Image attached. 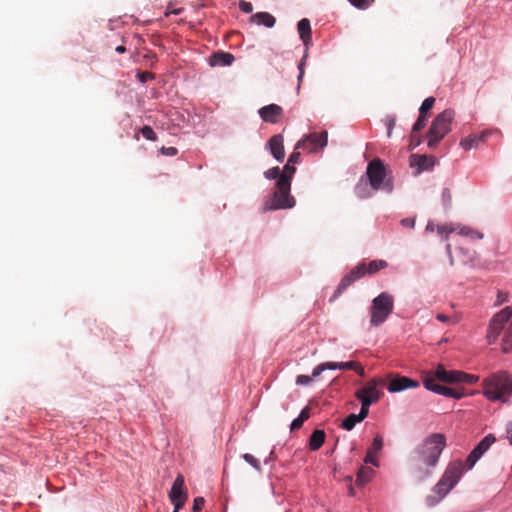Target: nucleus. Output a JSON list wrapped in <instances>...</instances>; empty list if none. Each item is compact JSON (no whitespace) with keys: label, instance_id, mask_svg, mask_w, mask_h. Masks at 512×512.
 Instances as JSON below:
<instances>
[{"label":"nucleus","instance_id":"f257e3e1","mask_svg":"<svg viewBox=\"0 0 512 512\" xmlns=\"http://www.w3.org/2000/svg\"><path fill=\"white\" fill-rule=\"evenodd\" d=\"M446 445L444 434L431 433L414 448L410 456V469L418 481H423L433 474Z\"/></svg>","mask_w":512,"mask_h":512},{"label":"nucleus","instance_id":"f03ea898","mask_svg":"<svg viewBox=\"0 0 512 512\" xmlns=\"http://www.w3.org/2000/svg\"><path fill=\"white\" fill-rule=\"evenodd\" d=\"M501 338V350L504 353L512 351V307H505L496 313L490 320L486 339L489 344Z\"/></svg>","mask_w":512,"mask_h":512},{"label":"nucleus","instance_id":"7ed1b4c3","mask_svg":"<svg viewBox=\"0 0 512 512\" xmlns=\"http://www.w3.org/2000/svg\"><path fill=\"white\" fill-rule=\"evenodd\" d=\"M463 472L464 464L461 460L449 463L437 484L432 488V493L426 497L427 505L433 507L438 504L457 485Z\"/></svg>","mask_w":512,"mask_h":512},{"label":"nucleus","instance_id":"20e7f679","mask_svg":"<svg viewBox=\"0 0 512 512\" xmlns=\"http://www.w3.org/2000/svg\"><path fill=\"white\" fill-rule=\"evenodd\" d=\"M484 395L490 401L507 402L512 396V375L499 371L483 381Z\"/></svg>","mask_w":512,"mask_h":512},{"label":"nucleus","instance_id":"39448f33","mask_svg":"<svg viewBox=\"0 0 512 512\" xmlns=\"http://www.w3.org/2000/svg\"><path fill=\"white\" fill-rule=\"evenodd\" d=\"M387 267H388V263L382 259L372 260L369 263H366V262L358 263L347 275H345L341 279L337 289L334 292L332 300L336 299L339 295H341L356 280H358L366 275H373V274L377 273L378 271L385 269Z\"/></svg>","mask_w":512,"mask_h":512},{"label":"nucleus","instance_id":"423d86ee","mask_svg":"<svg viewBox=\"0 0 512 512\" xmlns=\"http://www.w3.org/2000/svg\"><path fill=\"white\" fill-rule=\"evenodd\" d=\"M291 185L286 179H278L276 190L264 203V210L272 211L279 209H289L295 206V198L290 194Z\"/></svg>","mask_w":512,"mask_h":512},{"label":"nucleus","instance_id":"0eeeda50","mask_svg":"<svg viewBox=\"0 0 512 512\" xmlns=\"http://www.w3.org/2000/svg\"><path fill=\"white\" fill-rule=\"evenodd\" d=\"M455 111L446 109L436 116L427 133L428 146L434 148L451 130Z\"/></svg>","mask_w":512,"mask_h":512},{"label":"nucleus","instance_id":"6e6552de","mask_svg":"<svg viewBox=\"0 0 512 512\" xmlns=\"http://www.w3.org/2000/svg\"><path fill=\"white\" fill-rule=\"evenodd\" d=\"M394 309V297L388 292H382L372 300L370 307V324L379 326L386 321Z\"/></svg>","mask_w":512,"mask_h":512},{"label":"nucleus","instance_id":"1a4fd4ad","mask_svg":"<svg viewBox=\"0 0 512 512\" xmlns=\"http://www.w3.org/2000/svg\"><path fill=\"white\" fill-rule=\"evenodd\" d=\"M366 174L369 180V184L373 191H392V184L389 181H385L386 168L379 158L373 159L371 162H369Z\"/></svg>","mask_w":512,"mask_h":512},{"label":"nucleus","instance_id":"9d476101","mask_svg":"<svg viewBox=\"0 0 512 512\" xmlns=\"http://www.w3.org/2000/svg\"><path fill=\"white\" fill-rule=\"evenodd\" d=\"M437 381L440 380L436 377V370L426 372L423 376V383L426 389L454 399H460L463 396V393L458 390L441 385Z\"/></svg>","mask_w":512,"mask_h":512},{"label":"nucleus","instance_id":"9b49d317","mask_svg":"<svg viewBox=\"0 0 512 512\" xmlns=\"http://www.w3.org/2000/svg\"><path fill=\"white\" fill-rule=\"evenodd\" d=\"M385 385L383 378H373L368 381L365 386L355 392V397L358 400L366 399L372 401V404L377 403L383 396V392L379 389Z\"/></svg>","mask_w":512,"mask_h":512},{"label":"nucleus","instance_id":"f8f14e48","mask_svg":"<svg viewBox=\"0 0 512 512\" xmlns=\"http://www.w3.org/2000/svg\"><path fill=\"white\" fill-rule=\"evenodd\" d=\"M436 377L445 383H468L474 384L478 381V376L473 374H467L462 371L446 370L442 365H438L436 368Z\"/></svg>","mask_w":512,"mask_h":512},{"label":"nucleus","instance_id":"ddd939ff","mask_svg":"<svg viewBox=\"0 0 512 512\" xmlns=\"http://www.w3.org/2000/svg\"><path fill=\"white\" fill-rule=\"evenodd\" d=\"M327 138L328 134L326 131L311 133L299 140L295 145V149H302L309 153L318 152L326 147Z\"/></svg>","mask_w":512,"mask_h":512},{"label":"nucleus","instance_id":"4468645a","mask_svg":"<svg viewBox=\"0 0 512 512\" xmlns=\"http://www.w3.org/2000/svg\"><path fill=\"white\" fill-rule=\"evenodd\" d=\"M495 441L496 438L493 434L486 435L468 455L466 459L467 469H472Z\"/></svg>","mask_w":512,"mask_h":512},{"label":"nucleus","instance_id":"2eb2a0df","mask_svg":"<svg viewBox=\"0 0 512 512\" xmlns=\"http://www.w3.org/2000/svg\"><path fill=\"white\" fill-rule=\"evenodd\" d=\"M187 492L185 490V481L184 477L181 474H178L175 478L170 493L169 498L173 504H176L179 501H183V506L187 500Z\"/></svg>","mask_w":512,"mask_h":512},{"label":"nucleus","instance_id":"dca6fc26","mask_svg":"<svg viewBox=\"0 0 512 512\" xmlns=\"http://www.w3.org/2000/svg\"><path fill=\"white\" fill-rule=\"evenodd\" d=\"M258 113L264 122L275 124L283 116V109L277 104H270L260 108Z\"/></svg>","mask_w":512,"mask_h":512},{"label":"nucleus","instance_id":"f3484780","mask_svg":"<svg viewBox=\"0 0 512 512\" xmlns=\"http://www.w3.org/2000/svg\"><path fill=\"white\" fill-rule=\"evenodd\" d=\"M418 386L419 382L416 380L405 376H397L389 382L387 389L391 393H396L409 388H417Z\"/></svg>","mask_w":512,"mask_h":512},{"label":"nucleus","instance_id":"a211bd4d","mask_svg":"<svg viewBox=\"0 0 512 512\" xmlns=\"http://www.w3.org/2000/svg\"><path fill=\"white\" fill-rule=\"evenodd\" d=\"M490 134V131L472 133L460 141V146L466 151L477 148L480 144L486 141Z\"/></svg>","mask_w":512,"mask_h":512},{"label":"nucleus","instance_id":"6ab92c4d","mask_svg":"<svg viewBox=\"0 0 512 512\" xmlns=\"http://www.w3.org/2000/svg\"><path fill=\"white\" fill-rule=\"evenodd\" d=\"M283 142L284 139L281 134H276L272 136L268 142L271 154L278 161H282L285 157Z\"/></svg>","mask_w":512,"mask_h":512},{"label":"nucleus","instance_id":"aec40b11","mask_svg":"<svg viewBox=\"0 0 512 512\" xmlns=\"http://www.w3.org/2000/svg\"><path fill=\"white\" fill-rule=\"evenodd\" d=\"M234 61V56L231 53L217 51L211 54L209 57V65L211 67L216 66H230Z\"/></svg>","mask_w":512,"mask_h":512},{"label":"nucleus","instance_id":"412c9836","mask_svg":"<svg viewBox=\"0 0 512 512\" xmlns=\"http://www.w3.org/2000/svg\"><path fill=\"white\" fill-rule=\"evenodd\" d=\"M251 20L257 25H264L269 28L273 27L276 22L275 17L267 12L256 13L251 17Z\"/></svg>","mask_w":512,"mask_h":512},{"label":"nucleus","instance_id":"4be33fe9","mask_svg":"<svg viewBox=\"0 0 512 512\" xmlns=\"http://www.w3.org/2000/svg\"><path fill=\"white\" fill-rule=\"evenodd\" d=\"M297 29L301 40L305 45L311 41V26L310 21L306 18L301 19L298 22Z\"/></svg>","mask_w":512,"mask_h":512},{"label":"nucleus","instance_id":"5701e85b","mask_svg":"<svg viewBox=\"0 0 512 512\" xmlns=\"http://www.w3.org/2000/svg\"><path fill=\"white\" fill-rule=\"evenodd\" d=\"M325 432L323 430H315L309 439V448L312 451L318 450L325 442Z\"/></svg>","mask_w":512,"mask_h":512},{"label":"nucleus","instance_id":"b1692460","mask_svg":"<svg viewBox=\"0 0 512 512\" xmlns=\"http://www.w3.org/2000/svg\"><path fill=\"white\" fill-rule=\"evenodd\" d=\"M374 474V470L370 467L362 466L357 474L356 484L365 485L369 482Z\"/></svg>","mask_w":512,"mask_h":512},{"label":"nucleus","instance_id":"393cba45","mask_svg":"<svg viewBox=\"0 0 512 512\" xmlns=\"http://www.w3.org/2000/svg\"><path fill=\"white\" fill-rule=\"evenodd\" d=\"M309 416V408L306 407L301 411L300 415L292 421L290 426L291 431L300 429Z\"/></svg>","mask_w":512,"mask_h":512},{"label":"nucleus","instance_id":"a878e982","mask_svg":"<svg viewBox=\"0 0 512 512\" xmlns=\"http://www.w3.org/2000/svg\"><path fill=\"white\" fill-rule=\"evenodd\" d=\"M330 369H339V362H325L321 363L313 369L312 376L318 377L323 371Z\"/></svg>","mask_w":512,"mask_h":512},{"label":"nucleus","instance_id":"bb28decb","mask_svg":"<svg viewBox=\"0 0 512 512\" xmlns=\"http://www.w3.org/2000/svg\"><path fill=\"white\" fill-rule=\"evenodd\" d=\"M361 422L356 414H350L347 416L341 423V428L350 431L352 430L357 423Z\"/></svg>","mask_w":512,"mask_h":512},{"label":"nucleus","instance_id":"cd10ccee","mask_svg":"<svg viewBox=\"0 0 512 512\" xmlns=\"http://www.w3.org/2000/svg\"><path fill=\"white\" fill-rule=\"evenodd\" d=\"M296 172V168L294 167V164H291L287 162V164L284 166L283 171L279 177V179H286L287 182L291 184L292 177L294 173Z\"/></svg>","mask_w":512,"mask_h":512},{"label":"nucleus","instance_id":"c85d7f7f","mask_svg":"<svg viewBox=\"0 0 512 512\" xmlns=\"http://www.w3.org/2000/svg\"><path fill=\"white\" fill-rule=\"evenodd\" d=\"M458 233L460 235L467 236V237H470L472 239H482L483 238V234L482 233H480L479 231L474 230V229H472L470 227H467V226L461 227L459 229Z\"/></svg>","mask_w":512,"mask_h":512},{"label":"nucleus","instance_id":"c756f323","mask_svg":"<svg viewBox=\"0 0 512 512\" xmlns=\"http://www.w3.org/2000/svg\"><path fill=\"white\" fill-rule=\"evenodd\" d=\"M355 192L359 198L365 199L371 196L370 191L368 190L367 182L358 183Z\"/></svg>","mask_w":512,"mask_h":512},{"label":"nucleus","instance_id":"7c9ffc66","mask_svg":"<svg viewBox=\"0 0 512 512\" xmlns=\"http://www.w3.org/2000/svg\"><path fill=\"white\" fill-rule=\"evenodd\" d=\"M361 402V408H360V412L358 414H356L358 416V418L363 421L367 416H368V413H369V407L372 405V401H369V400H366V399H362V400H359Z\"/></svg>","mask_w":512,"mask_h":512},{"label":"nucleus","instance_id":"2f4dec72","mask_svg":"<svg viewBox=\"0 0 512 512\" xmlns=\"http://www.w3.org/2000/svg\"><path fill=\"white\" fill-rule=\"evenodd\" d=\"M348 2L357 9L365 10L370 7L375 0H348Z\"/></svg>","mask_w":512,"mask_h":512},{"label":"nucleus","instance_id":"473e14b6","mask_svg":"<svg viewBox=\"0 0 512 512\" xmlns=\"http://www.w3.org/2000/svg\"><path fill=\"white\" fill-rule=\"evenodd\" d=\"M426 121H427L426 114L425 113L421 114V112H420L419 117L412 128L413 133H417V132L421 131L425 127Z\"/></svg>","mask_w":512,"mask_h":512},{"label":"nucleus","instance_id":"72a5a7b5","mask_svg":"<svg viewBox=\"0 0 512 512\" xmlns=\"http://www.w3.org/2000/svg\"><path fill=\"white\" fill-rule=\"evenodd\" d=\"M456 228L452 224H444L437 226V233L439 235L444 236V239H447L448 234L454 232Z\"/></svg>","mask_w":512,"mask_h":512},{"label":"nucleus","instance_id":"f704fd0d","mask_svg":"<svg viewBox=\"0 0 512 512\" xmlns=\"http://www.w3.org/2000/svg\"><path fill=\"white\" fill-rule=\"evenodd\" d=\"M140 133L147 140H150V141H156L157 140V135H156V133L154 132V130L150 126L142 127L140 129Z\"/></svg>","mask_w":512,"mask_h":512},{"label":"nucleus","instance_id":"c9c22d12","mask_svg":"<svg viewBox=\"0 0 512 512\" xmlns=\"http://www.w3.org/2000/svg\"><path fill=\"white\" fill-rule=\"evenodd\" d=\"M434 104H435V98L434 97L426 98L422 102V104L420 106V109H419V112H421V114H423V113L426 114L430 109L433 108Z\"/></svg>","mask_w":512,"mask_h":512},{"label":"nucleus","instance_id":"e433bc0d","mask_svg":"<svg viewBox=\"0 0 512 512\" xmlns=\"http://www.w3.org/2000/svg\"><path fill=\"white\" fill-rule=\"evenodd\" d=\"M243 459L249 463L252 467H254L256 470L260 471L261 470V466H260V462L258 459H256L252 454H249V453H245L243 455Z\"/></svg>","mask_w":512,"mask_h":512},{"label":"nucleus","instance_id":"4c0bfd02","mask_svg":"<svg viewBox=\"0 0 512 512\" xmlns=\"http://www.w3.org/2000/svg\"><path fill=\"white\" fill-rule=\"evenodd\" d=\"M382 447H383V439L380 435H377L373 439L372 446L369 450H372V452H374V453H378L379 451H381Z\"/></svg>","mask_w":512,"mask_h":512},{"label":"nucleus","instance_id":"58836bf2","mask_svg":"<svg viewBox=\"0 0 512 512\" xmlns=\"http://www.w3.org/2000/svg\"><path fill=\"white\" fill-rule=\"evenodd\" d=\"M264 175L267 179H277L278 180L281 175V172H280L279 167H273V168L268 169L264 173Z\"/></svg>","mask_w":512,"mask_h":512},{"label":"nucleus","instance_id":"ea45409f","mask_svg":"<svg viewBox=\"0 0 512 512\" xmlns=\"http://www.w3.org/2000/svg\"><path fill=\"white\" fill-rule=\"evenodd\" d=\"M205 500L203 497H196L193 502V512H200L204 507Z\"/></svg>","mask_w":512,"mask_h":512},{"label":"nucleus","instance_id":"a19ab883","mask_svg":"<svg viewBox=\"0 0 512 512\" xmlns=\"http://www.w3.org/2000/svg\"><path fill=\"white\" fill-rule=\"evenodd\" d=\"M375 455H376V453L372 452V450H368L366 457L364 459V462L372 464L374 466H378V461H377Z\"/></svg>","mask_w":512,"mask_h":512},{"label":"nucleus","instance_id":"79ce46f5","mask_svg":"<svg viewBox=\"0 0 512 512\" xmlns=\"http://www.w3.org/2000/svg\"><path fill=\"white\" fill-rule=\"evenodd\" d=\"M313 376H307V375H299L296 378V384L298 385H308L312 382Z\"/></svg>","mask_w":512,"mask_h":512},{"label":"nucleus","instance_id":"37998d69","mask_svg":"<svg viewBox=\"0 0 512 512\" xmlns=\"http://www.w3.org/2000/svg\"><path fill=\"white\" fill-rule=\"evenodd\" d=\"M140 82L145 83L148 80L154 79V74L148 71L140 72L137 74Z\"/></svg>","mask_w":512,"mask_h":512},{"label":"nucleus","instance_id":"c03bdc74","mask_svg":"<svg viewBox=\"0 0 512 512\" xmlns=\"http://www.w3.org/2000/svg\"><path fill=\"white\" fill-rule=\"evenodd\" d=\"M239 7H240L241 11H243L244 13H251L253 10L252 4L250 2H246V1H241L239 4Z\"/></svg>","mask_w":512,"mask_h":512},{"label":"nucleus","instance_id":"a18cd8bd","mask_svg":"<svg viewBox=\"0 0 512 512\" xmlns=\"http://www.w3.org/2000/svg\"><path fill=\"white\" fill-rule=\"evenodd\" d=\"M306 59H307V54H305L303 56L302 60L300 61L299 65H298V69H299L298 81L299 82L302 80L303 75H304V66H305Z\"/></svg>","mask_w":512,"mask_h":512},{"label":"nucleus","instance_id":"49530a36","mask_svg":"<svg viewBox=\"0 0 512 512\" xmlns=\"http://www.w3.org/2000/svg\"><path fill=\"white\" fill-rule=\"evenodd\" d=\"M356 366V361H349V362H339V369L340 370H353Z\"/></svg>","mask_w":512,"mask_h":512},{"label":"nucleus","instance_id":"de8ad7c7","mask_svg":"<svg viewBox=\"0 0 512 512\" xmlns=\"http://www.w3.org/2000/svg\"><path fill=\"white\" fill-rule=\"evenodd\" d=\"M298 149H295L294 152L289 156L288 162L291 164H297L300 160L301 154Z\"/></svg>","mask_w":512,"mask_h":512},{"label":"nucleus","instance_id":"09e8293b","mask_svg":"<svg viewBox=\"0 0 512 512\" xmlns=\"http://www.w3.org/2000/svg\"><path fill=\"white\" fill-rule=\"evenodd\" d=\"M184 11V9L182 7H179V8H172L171 6H168L167 7V10L165 12V15L166 16H169L171 14H174V15H179L181 14L182 12Z\"/></svg>","mask_w":512,"mask_h":512},{"label":"nucleus","instance_id":"8fccbe9b","mask_svg":"<svg viewBox=\"0 0 512 512\" xmlns=\"http://www.w3.org/2000/svg\"><path fill=\"white\" fill-rule=\"evenodd\" d=\"M161 152L167 156H175L178 153L175 147H162Z\"/></svg>","mask_w":512,"mask_h":512},{"label":"nucleus","instance_id":"3c124183","mask_svg":"<svg viewBox=\"0 0 512 512\" xmlns=\"http://www.w3.org/2000/svg\"><path fill=\"white\" fill-rule=\"evenodd\" d=\"M442 200L446 205L451 203V192L448 188H445L442 192Z\"/></svg>","mask_w":512,"mask_h":512},{"label":"nucleus","instance_id":"603ef678","mask_svg":"<svg viewBox=\"0 0 512 512\" xmlns=\"http://www.w3.org/2000/svg\"><path fill=\"white\" fill-rule=\"evenodd\" d=\"M400 223L405 228H414L415 219L414 218H404L401 220Z\"/></svg>","mask_w":512,"mask_h":512},{"label":"nucleus","instance_id":"864d4df0","mask_svg":"<svg viewBox=\"0 0 512 512\" xmlns=\"http://www.w3.org/2000/svg\"><path fill=\"white\" fill-rule=\"evenodd\" d=\"M394 126H395V119L394 118L387 119V129H388L387 135H388V137H391L392 129Z\"/></svg>","mask_w":512,"mask_h":512},{"label":"nucleus","instance_id":"5fc2aeb1","mask_svg":"<svg viewBox=\"0 0 512 512\" xmlns=\"http://www.w3.org/2000/svg\"><path fill=\"white\" fill-rule=\"evenodd\" d=\"M506 438L510 445H512V422L507 424L506 427Z\"/></svg>","mask_w":512,"mask_h":512},{"label":"nucleus","instance_id":"6e6d98bb","mask_svg":"<svg viewBox=\"0 0 512 512\" xmlns=\"http://www.w3.org/2000/svg\"><path fill=\"white\" fill-rule=\"evenodd\" d=\"M359 376L363 377L365 375V371H364V368L363 366L356 362V366L354 367L353 369Z\"/></svg>","mask_w":512,"mask_h":512},{"label":"nucleus","instance_id":"4d7b16f0","mask_svg":"<svg viewBox=\"0 0 512 512\" xmlns=\"http://www.w3.org/2000/svg\"><path fill=\"white\" fill-rule=\"evenodd\" d=\"M415 134H416V133H413V132H412V135H411V144H410V146H411L412 148L416 147V146L420 143V142H419V140H418V139H416Z\"/></svg>","mask_w":512,"mask_h":512},{"label":"nucleus","instance_id":"13d9d810","mask_svg":"<svg viewBox=\"0 0 512 512\" xmlns=\"http://www.w3.org/2000/svg\"><path fill=\"white\" fill-rule=\"evenodd\" d=\"M436 318L441 322H449V317L441 313L437 314Z\"/></svg>","mask_w":512,"mask_h":512},{"label":"nucleus","instance_id":"bf43d9fd","mask_svg":"<svg viewBox=\"0 0 512 512\" xmlns=\"http://www.w3.org/2000/svg\"><path fill=\"white\" fill-rule=\"evenodd\" d=\"M183 507V501H179L176 504H174V510L173 512H179V510Z\"/></svg>","mask_w":512,"mask_h":512},{"label":"nucleus","instance_id":"052dcab7","mask_svg":"<svg viewBox=\"0 0 512 512\" xmlns=\"http://www.w3.org/2000/svg\"><path fill=\"white\" fill-rule=\"evenodd\" d=\"M435 229V226L432 222H429L426 226V231L433 232Z\"/></svg>","mask_w":512,"mask_h":512},{"label":"nucleus","instance_id":"680f3d73","mask_svg":"<svg viewBox=\"0 0 512 512\" xmlns=\"http://www.w3.org/2000/svg\"><path fill=\"white\" fill-rule=\"evenodd\" d=\"M115 51L118 53H124L126 51V48H125V46L120 45L115 48Z\"/></svg>","mask_w":512,"mask_h":512},{"label":"nucleus","instance_id":"e2e57ef3","mask_svg":"<svg viewBox=\"0 0 512 512\" xmlns=\"http://www.w3.org/2000/svg\"><path fill=\"white\" fill-rule=\"evenodd\" d=\"M426 159H427V158H426V156H422V157H420V162L418 163V165H419L421 168H423V167H424V163H423V162H425V161H426Z\"/></svg>","mask_w":512,"mask_h":512},{"label":"nucleus","instance_id":"0e129e2a","mask_svg":"<svg viewBox=\"0 0 512 512\" xmlns=\"http://www.w3.org/2000/svg\"><path fill=\"white\" fill-rule=\"evenodd\" d=\"M349 495L354 496V489L352 487H350L349 489Z\"/></svg>","mask_w":512,"mask_h":512}]
</instances>
